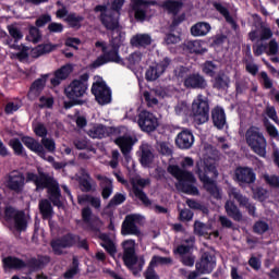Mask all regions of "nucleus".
Here are the masks:
<instances>
[{"label":"nucleus","instance_id":"nucleus-59","mask_svg":"<svg viewBox=\"0 0 279 279\" xmlns=\"http://www.w3.org/2000/svg\"><path fill=\"white\" fill-rule=\"evenodd\" d=\"M48 31L50 34H62V32H64V25L61 23L52 22L48 25Z\"/></svg>","mask_w":279,"mask_h":279},{"label":"nucleus","instance_id":"nucleus-21","mask_svg":"<svg viewBox=\"0 0 279 279\" xmlns=\"http://www.w3.org/2000/svg\"><path fill=\"white\" fill-rule=\"evenodd\" d=\"M229 197H233V199H236L239 202L240 206H244L246 210L248 211V215H252V217H256V207L250 203V199L247 197L243 196L236 187H230L228 191Z\"/></svg>","mask_w":279,"mask_h":279},{"label":"nucleus","instance_id":"nucleus-36","mask_svg":"<svg viewBox=\"0 0 279 279\" xmlns=\"http://www.w3.org/2000/svg\"><path fill=\"white\" fill-rule=\"evenodd\" d=\"M59 47V45L52 44L39 45L32 49V56L33 58H39V56H43L45 53H51V51H56V49H58Z\"/></svg>","mask_w":279,"mask_h":279},{"label":"nucleus","instance_id":"nucleus-57","mask_svg":"<svg viewBox=\"0 0 279 279\" xmlns=\"http://www.w3.org/2000/svg\"><path fill=\"white\" fill-rule=\"evenodd\" d=\"M34 132L36 136H39L40 138L47 137V126H45V124L43 123L35 124Z\"/></svg>","mask_w":279,"mask_h":279},{"label":"nucleus","instance_id":"nucleus-3","mask_svg":"<svg viewBox=\"0 0 279 279\" xmlns=\"http://www.w3.org/2000/svg\"><path fill=\"white\" fill-rule=\"evenodd\" d=\"M245 141L254 154H257L260 158L267 156V138H265L260 129L256 126L248 128L245 132Z\"/></svg>","mask_w":279,"mask_h":279},{"label":"nucleus","instance_id":"nucleus-46","mask_svg":"<svg viewBox=\"0 0 279 279\" xmlns=\"http://www.w3.org/2000/svg\"><path fill=\"white\" fill-rule=\"evenodd\" d=\"M228 84H230V78L226 75H218L214 78V88L218 90L228 88Z\"/></svg>","mask_w":279,"mask_h":279},{"label":"nucleus","instance_id":"nucleus-42","mask_svg":"<svg viewBox=\"0 0 279 279\" xmlns=\"http://www.w3.org/2000/svg\"><path fill=\"white\" fill-rule=\"evenodd\" d=\"M3 265L9 269H24V267H27V264H25L21 258L12 256L5 257L3 259Z\"/></svg>","mask_w":279,"mask_h":279},{"label":"nucleus","instance_id":"nucleus-48","mask_svg":"<svg viewBox=\"0 0 279 279\" xmlns=\"http://www.w3.org/2000/svg\"><path fill=\"white\" fill-rule=\"evenodd\" d=\"M72 265V268L68 269L64 272L65 279L74 278L75 276H77V274H80V263L77 262V257H73Z\"/></svg>","mask_w":279,"mask_h":279},{"label":"nucleus","instance_id":"nucleus-27","mask_svg":"<svg viewBox=\"0 0 279 279\" xmlns=\"http://www.w3.org/2000/svg\"><path fill=\"white\" fill-rule=\"evenodd\" d=\"M211 119L215 128H218V130H223L226 125V111H223V108H214L211 111Z\"/></svg>","mask_w":279,"mask_h":279},{"label":"nucleus","instance_id":"nucleus-6","mask_svg":"<svg viewBox=\"0 0 279 279\" xmlns=\"http://www.w3.org/2000/svg\"><path fill=\"white\" fill-rule=\"evenodd\" d=\"M88 74H83L80 76V78L72 81L64 89L65 97L72 101L82 99V97H84L88 90Z\"/></svg>","mask_w":279,"mask_h":279},{"label":"nucleus","instance_id":"nucleus-15","mask_svg":"<svg viewBox=\"0 0 279 279\" xmlns=\"http://www.w3.org/2000/svg\"><path fill=\"white\" fill-rule=\"evenodd\" d=\"M26 181L34 182L37 191H43L44 189H49L56 181L53 178L49 177V174L45 172H39V174H35L33 172L26 173Z\"/></svg>","mask_w":279,"mask_h":279},{"label":"nucleus","instance_id":"nucleus-62","mask_svg":"<svg viewBox=\"0 0 279 279\" xmlns=\"http://www.w3.org/2000/svg\"><path fill=\"white\" fill-rule=\"evenodd\" d=\"M74 146L76 149H90V145L88 144V140L78 138L74 141Z\"/></svg>","mask_w":279,"mask_h":279},{"label":"nucleus","instance_id":"nucleus-63","mask_svg":"<svg viewBox=\"0 0 279 279\" xmlns=\"http://www.w3.org/2000/svg\"><path fill=\"white\" fill-rule=\"evenodd\" d=\"M142 60H143V54L141 52H133L129 57V63L132 65L141 64Z\"/></svg>","mask_w":279,"mask_h":279},{"label":"nucleus","instance_id":"nucleus-29","mask_svg":"<svg viewBox=\"0 0 279 279\" xmlns=\"http://www.w3.org/2000/svg\"><path fill=\"white\" fill-rule=\"evenodd\" d=\"M163 10H167L168 14H178L182 8H184V2L182 0H165L161 4Z\"/></svg>","mask_w":279,"mask_h":279},{"label":"nucleus","instance_id":"nucleus-4","mask_svg":"<svg viewBox=\"0 0 279 279\" xmlns=\"http://www.w3.org/2000/svg\"><path fill=\"white\" fill-rule=\"evenodd\" d=\"M210 106L208 105V98L204 95H198L192 102L191 114L197 125L207 123L209 119Z\"/></svg>","mask_w":279,"mask_h":279},{"label":"nucleus","instance_id":"nucleus-7","mask_svg":"<svg viewBox=\"0 0 279 279\" xmlns=\"http://www.w3.org/2000/svg\"><path fill=\"white\" fill-rule=\"evenodd\" d=\"M92 94L99 106H108L112 102V89L108 87L104 80H97L93 83Z\"/></svg>","mask_w":279,"mask_h":279},{"label":"nucleus","instance_id":"nucleus-19","mask_svg":"<svg viewBox=\"0 0 279 279\" xmlns=\"http://www.w3.org/2000/svg\"><path fill=\"white\" fill-rule=\"evenodd\" d=\"M236 182L240 184H254L256 182V173L250 167H239L234 171Z\"/></svg>","mask_w":279,"mask_h":279},{"label":"nucleus","instance_id":"nucleus-50","mask_svg":"<svg viewBox=\"0 0 279 279\" xmlns=\"http://www.w3.org/2000/svg\"><path fill=\"white\" fill-rule=\"evenodd\" d=\"M71 73H73V66L71 64L63 65L61 69L54 72V74H57V77L62 81L66 80V77H69Z\"/></svg>","mask_w":279,"mask_h":279},{"label":"nucleus","instance_id":"nucleus-35","mask_svg":"<svg viewBox=\"0 0 279 279\" xmlns=\"http://www.w3.org/2000/svg\"><path fill=\"white\" fill-rule=\"evenodd\" d=\"M48 193L50 195L49 199L52 202L53 206H62V202L60 201V186L56 181L48 187Z\"/></svg>","mask_w":279,"mask_h":279},{"label":"nucleus","instance_id":"nucleus-18","mask_svg":"<svg viewBox=\"0 0 279 279\" xmlns=\"http://www.w3.org/2000/svg\"><path fill=\"white\" fill-rule=\"evenodd\" d=\"M74 245L75 236L71 234L64 235L63 238L51 242L52 251L54 252V254H57V256H62V254H66L64 250H66V247H73Z\"/></svg>","mask_w":279,"mask_h":279},{"label":"nucleus","instance_id":"nucleus-45","mask_svg":"<svg viewBox=\"0 0 279 279\" xmlns=\"http://www.w3.org/2000/svg\"><path fill=\"white\" fill-rule=\"evenodd\" d=\"M173 259L171 257H162L158 255H154L149 262L148 267L156 269L158 265H171Z\"/></svg>","mask_w":279,"mask_h":279},{"label":"nucleus","instance_id":"nucleus-53","mask_svg":"<svg viewBox=\"0 0 279 279\" xmlns=\"http://www.w3.org/2000/svg\"><path fill=\"white\" fill-rule=\"evenodd\" d=\"M187 49L192 53H206V48L202 47V41H192L190 46H187Z\"/></svg>","mask_w":279,"mask_h":279},{"label":"nucleus","instance_id":"nucleus-13","mask_svg":"<svg viewBox=\"0 0 279 279\" xmlns=\"http://www.w3.org/2000/svg\"><path fill=\"white\" fill-rule=\"evenodd\" d=\"M111 50H105L104 54L98 57L92 64L90 69H99V66H104L107 62H119V48H117V44L114 43V38L110 40Z\"/></svg>","mask_w":279,"mask_h":279},{"label":"nucleus","instance_id":"nucleus-41","mask_svg":"<svg viewBox=\"0 0 279 279\" xmlns=\"http://www.w3.org/2000/svg\"><path fill=\"white\" fill-rule=\"evenodd\" d=\"M100 239L102 241L100 243L101 247H104L110 256H114V254H117V244H114V241H112L108 234H101Z\"/></svg>","mask_w":279,"mask_h":279},{"label":"nucleus","instance_id":"nucleus-20","mask_svg":"<svg viewBox=\"0 0 279 279\" xmlns=\"http://www.w3.org/2000/svg\"><path fill=\"white\" fill-rule=\"evenodd\" d=\"M121 13H117L114 11H107L106 13H101L100 21L110 32H119V16Z\"/></svg>","mask_w":279,"mask_h":279},{"label":"nucleus","instance_id":"nucleus-55","mask_svg":"<svg viewBox=\"0 0 279 279\" xmlns=\"http://www.w3.org/2000/svg\"><path fill=\"white\" fill-rule=\"evenodd\" d=\"M263 180L266 182V184H269V186H278L279 184V179L278 177L274 175V174H268V173H265L263 174Z\"/></svg>","mask_w":279,"mask_h":279},{"label":"nucleus","instance_id":"nucleus-58","mask_svg":"<svg viewBox=\"0 0 279 279\" xmlns=\"http://www.w3.org/2000/svg\"><path fill=\"white\" fill-rule=\"evenodd\" d=\"M274 36L271 28L262 26L259 28V40H269Z\"/></svg>","mask_w":279,"mask_h":279},{"label":"nucleus","instance_id":"nucleus-8","mask_svg":"<svg viewBox=\"0 0 279 279\" xmlns=\"http://www.w3.org/2000/svg\"><path fill=\"white\" fill-rule=\"evenodd\" d=\"M4 215L9 221H13L14 228L19 230V232L27 230V223H29V216L25 215V211H21L12 206H8L4 209Z\"/></svg>","mask_w":279,"mask_h":279},{"label":"nucleus","instance_id":"nucleus-44","mask_svg":"<svg viewBox=\"0 0 279 279\" xmlns=\"http://www.w3.org/2000/svg\"><path fill=\"white\" fill-rule=\"evenodd\" d=\"M64 21L68 23L69 27H72V29H80L84 22V16L77 15L76 13H70L66 15Z\"/></svg>","mask_w":279,"mask_h":279},{"label":"nucleus","instance_id":"nucleus-17","mask_svg":"<svg viewBox=\"0 0 279 279\" xmlns=\"http://www.w3.org/2000/svg\"><path fill=\"white\" fill-rule=\"evenodd\" d=\"M114 143L122 151V155L124 156L125 160H131L132 157L130 156V154L132 153V148L136 144V138L130 135H124L116 138Z\"/></svg>","mask_w":279,"mask_h":279},{"label":"nucleus","instance_id":"nucleus-54","mask_svg":"<svg viewBox=\"0 0 279 279\" xmlns=\"http://www.w3.org/2000/svg\"><path fill=\"white\" fill-rule=\"evenodd\" d=\"M215 71H217V64H215L211 61H206L203 65V72L206 73V75H215Z\"/></svg>","mask_w":279,"mask_h":279},{"label":"nucleus","instance_id":"nucleus-47","mask_svg":"<svg viewBox=\"0 0 279 279\" xmlns=\"http://www.w3.org/2000/svg\"><path fill=\"white\" fill-rule=\"evenodd\" d=\"M26 39L29 43H34L36 45L43 40V34H40V29H38L36 26H32L29 28L28 35L26 36Z\"/></svg>","mask_w":279,"mask_h":279},{"label":"nucleus","instance_id":"nucleus-43","mask_svg":"<svg viewBox=\"0 0 279 279\" xmlns=\"http://www.w3.org/2000/svg\"><path fill=\"white\" fill-rule=\"evenodd\" d=\"M213 5H214L215 10H217V12H219V14H221V16H223V19L227 23H229L230 25H233V26L236 25V22H234V19L232 17V15H230V11L228 10V8H226L220 2H213Z\"/></svg>","mask_w":279,"mask_h":279},{"label":"nucleus","instance_id":"nucleus-14","mask_svg":"<svg viewBox=\"0 0 279 279\" xmlns=\"http://www.w3.org/2000/svg\"><path fill=\"white\" fill-rule=\"evenodd\" d=\"M137 125L141 128L142 132H154L159 125L158 118L147 110H142L138 113Z\"/></svg>","mask_w":279,"mask_h":279},{"label":"nucleus","instance_id":"nucleus-25","mask_svg":"<svg viewBox=\"0 0 279 279\" xmlns=\"http://www.w3.org/2000/svg\"><path fill=\"white\" fill-rule=\"evenodd\" d=\"M136 21H145L146 10L151 2L145 0H132Z\"/></svg>","mask_w":279,"mask_h":279},{"label":"nucleus","instance_id":"nucleus-16","mask_svg":"<svg viewBox=\"0 0 279 279\" xmlns=\"http://www.w3.org/2000/svg\"><path fill=\"white\" fill-rule=\"evenodd\" d=\"M169 64H171V59L169 58H165L159 63H154L146 71V80L148 82H155V80H158L169 69Z\"/></svg>","mask_w":279,"mask_h":279},{"label":"nucleus","instance_id":"nucleus-33","mask_svg":"<svg viewBox=\"0 0 279 279\" xmlns=\"http://www.w3.org/2000/svg\"><path fill=\"white\" fill-rule=\"evenodd\" d=\"M153 39L149 34H137L131 38V45L133 47H149Z\"/></svg>","mask_w":279,"mask_h":279},{"label":"nucleus","instance_id":"nucleus-32","mask_svg":"<svg viewBox=\"0 0 279 279\" xmlns=\"http://www.w3.org/2000/svg\"><path fill=\"white\" fill-rule=\"evenodd\" d=\"M90 138H106L109 135L108 126L104 124H95L87 131Z\"/></svg>","mask_w":279,"mask_h":279},{"label":"nucleus","instance_id":"nucleus-24","mask_svg":"<svg viewBox=\"0 0 279 279\" xmlns=\"http://www.w3.org/2000/svg\"><path fill=\"white\" fill-rule=\"evenodd\" d=\"M185 88H206V78L199 74H191L184 78Z\"/></svg>","mask_w":279,"mask_h":279},{"label":"nucleus","instance_id":"nucleus-5","mask_svg":"<svg viewBox=\"0 0 279 279\" xmlns=\"http://www.w3.org/2000/svg\"><path fill=\"white\" fill-rule=\"evenodd\" d=\"M217 267V257L215 256V250L205 246L201 250V258L195 264V269L202 276L206 274H213V270Z\"/></svg>","mask_w":279,"mask_h":279},{"label":"nucleus","instance_id":"nucleus-26","mask_svg":"<svg viewBox=\"0 0 279 279\" xmlns=\"http://www.w3.org/2000/svg\"><path fill=\"white\" fill-rule=\"evenodd\" d=\"M22 141H23L25 147L31 149V151L38 154V156H40V158H45V147L43 146V144H40L34 137H24Z\"/></svg>","mask_w":279,"mask_h":279},{"label":"nucleus","instance_id":"nucleus-23","mask_svg":"<svg viewBox=\"0 0 279 279\" xmlns=\"http://www.w3.org/2000/svg\"><path fill=\"white\" fill-rule=\"evenodd\" d=\"M195 143V137L193 133L189 130H183L175 137V145L179 149H191Z\"/></svg>","mask_w":279,"mask_h":279},{"label":"nucleus","instance_id":"nucleus-31","mask_svg":"<svg viewBox=\"0 0 279 279\" xmlns=\"http://www.w3.org/2000/svg\"><path fill=\"white\" fill-rule=\"evenodd\" d=\"M140 161L143 167H149L150 162H154V153L151 151V146L148 144H143L141 146Z\"/></svg>","mask_w":279,"mask_h":279},{"label":"nucleus","instance_id":"nucleus-28","mask_svg":"<svg viewBox=\"0 0 279 279\" xmlns=\"http://www.w3.org/2000/svg\"><path fill=\"white\" fill-rule=\"evenodd\" d=\"M226 213L228 217L233 219V221H243V214L239 209V207L235 206L234 202L232 201H227L225 205Z\"/></svg>","mask_w":279,"mask_h":279},{"label":"nucleus","instance_id":"nucleus-38","mask_svg":"<svg viewBox=\"0 0 279 279\" xmlns=\"http://www.w3.org/2000/svg\"><path fill=\"white\" fill-rule=\"evenodd\" d=\"M211 27L209 23L198 22L191 27L192 36H206L210 32Z\"/></svg>","mask_w":279,"mask_h":279},{"label":"nucleus","instance_id":"nucleus-12","mask_svg":"<svg viewBox=\"0 0 279 279\" xmlns=\"http://www.w3.org/2000/svg\"><path fill=\"white\" fill-rule=\"evenodd\" d=\"M121 246L123 250L122 260L129 269H132L138 260V257H136V241L132 239L125 240L122 242Z\"/></svg>","mask_w":279,"mask_h":279},{"label":"nucleus","instance_id":"nucleus-52","mask_svg":"<svg viewBox=\"0 0 279 279\" xmlns=\"http://www.w3.org/2000/svg\"><path fill=\"white\" fill-rule=\"evenodd\" d=\"M253 230L256 234H265L269 230V225L263 220L255 222Z\"/></svg>","mask_w":279,"mask_h":279},{"label":"nucleus","instance_id":"nucleus-1","mask_svg":"<svg viewBox=\"0 0 279 279\" xmlns=\"http://www.w3.org/2000/svg\"><path fill=\"white\" fill-rule=\"evenodd\" d=\"M181 167L171 165L168 167V173H171L175 180H178L177 189L186 193V195H199V190L195 187V182L197 179L193 172L182 169H191L195 165V161L191 157H184L181 161Z\"/></svg>","mask_w":279,"mask_h":279},{"label":"nucleus","instance_id":"nucleus-37","mask_svg":"<svg viewBox=\"0 0 279 279\" xmlns=\"http://www.w3.org/2000/svg\"><path fill=\"white\" fill-rule=\"evenodd\" d=\"M194 232H195V234H198V236H210V234H213V236H215V239H217V236H219V231L210 233V227H208L206 223H203L201 221H195Z\"/></svg>","mask_w":279,"mask_h":279},{"label":"nucleus","instance_id":"nucleus-51","mask_svg":"<svg viewBox=\"0 0 279 279\" xmlns=\"http://www.w3.org/2000/svg\"><path fill=\"white\" fill-rule=\"evenodd\" d=\"M10 147H12L14 154H16V156H23V144L21 143V141L19 138H13L9 142Z\"/></svg>","mask_w":279,"mask_h":279},{"label":"nucleus","instance_id":"nucleus-34","mask_svg":"<svg viewBox=\"0 0 279 279\" xmlns=\"http://www.w3.org/2000/svg\"><path fill=\"white\" fill-rule=\"evenodd\" d=\"M77 203L81 206L84 204H90V206H93V208H96V210H99L101 208V198L88 194L78 196Z\"/></svg>","mask_w":279,"mask_h":279},{"label":"nucleus","instance_id":"nucleus-22","mask_svg":"<svg viewBox=\"0 0 279 279\" xmlns=\"http://www.w3.org/2000/svg\"><path fill=\"white\" fill-rule=\"evenodd\" d=\"M94 178H96V180L99 182L102 199H109L110 195H112L114 191L112 179L99 173H96Z\"/></svg>","mask_w":279,"mask_h":279},{"label":"nucleus","instance_id":"nucleus-11","mask_svg":"<svg viewBox=\"0 0 279 279\" xmlns=\"http://www.w3.org/2000/svg\"><path fill=\"white\" fill-rule=\"evenodd\" d=\"M27 179L23 172L13 170L7 175L5 184L9 191H13V193H22L25 191V184Z\"/></svg>","mask_w":279,"mask_h":279},{"label":"nucleus","instance_id":"nucleus-64","mask_svg":"<svg viewBox=\"0 0 279 279\" xmlns=\"http://www.w3.org/2000/svg\"><path fill=\"white\" fill-rule=\"evenodd\" d=\"M144 278L145 279H160L158 274H156V269L151 268L150 266H148L147 269L144 271Z\"/></svg>","mask_w":279,"mask_h":279},{"label":"nucleus","instance_id":"nucleus-40","mask_svg":"<svg viewBox=\"0 0 279 279\" xmlns=\"http://www.w3.org/2000/svg\"><path fill=\"white\" fill-rule=\"evenodd\" d=\"M39 211L43 219H51L53 217V207L51 206V202L48 199L39 201Z\"/></svg>","mask_w":279,"mask_h":279},{"label":"nucleus","instance_id":"nucleus-9","mask_svg":"<svg viewBox=\"0 0 279 279\" xmlns=\"http://www.w3.org/2000/svg\"><path fill=\"white\" fill-rule=\"evenodd\" d=\"M141 221V215L138 214H130L126 215L122 226H121V234L122 236H143V232L141 228L136 223Z\"/></svg>","mask_w":279,"mask_h":279},{"label":"nucleus","instance_id":"nucleus-60","mask_svg":"<svg viewBox=\"0 0 279 279\" xmlns=\"http://www.w3.org/2000/svg\"><path fill=\"white\" fill-rule=\"evenodd\" d=\"M125 202V194L116 193L114 196L111 198L109 206H119Z\"/></svg>","mask_w":279,"mask_h":279},{"label":"nucleus","instance_id":"nucleus-30","mask_svg":"<svg viewBox=\"0 0 279 279\" xmlns=\"http://www.w3.org/2000/svg\"><path fill=\"white\" fill-rule=\"evenodd\" d=\"M46 84H47L46 77L36 80L32 84L31 89L28 92L29 99H36V97H39L40 93H43V90L45 89Z\"/></svg>","mask_w":279,"mask_h":279},{"label":"nucleus","instance_id":"nucleus-39","mask_svg":"<svg viewBox=\"0 0 279 279\" xmlns=\"http://www.w3.org/2000/svg\"><path fill=\"white\" fill-rule=\"evenodd\" d=\"M9 35L13 38L14 43L23 40V28L19 23H12L7 26Z\"/></svg>","mask_w":279,"mask_h":279},{"label":"nucleus","instance_id":"nucleus-61","mask_svg":"<svg viewBox=\"0 0 279 279\" xmlns=\"http://www.w3.org/2000/svg\"><path fill=\"white\" fill-rule=\"evenodd\" d=\"M181 263L185 265V267H193L195 265V255L193 254L183 255L181 257Z\"/></svg>","mask_w":279,"mask_h":279},{"label":"nucleus","instance_id":"nucleus-49","mask_svg":"<svg viewBox=\"0 0 279 279\" xmlns=\"http://www.w3.org/2000/svg\"><path fill=\"white\" fill-rule=\"evenodd\" d=\"M90 182H93V179L89 174H86V178L80 179V186L83 193H90L93 191V184Z\"/></svg>","mask_w":279,"mask_h":279},{"label":"nucleus","instance_id":"nucleus-56","mask_svg":"<svg viewBox=\"0 0 279 279\" xmlns=\"http://www.w3.org/2000/svg\"><path fill=\"white\" fill-rule=\"evenodd\" d=\"M41 145L47 151H56V142L52 138L43 137Z\"/></svg>","mask_w":279,"mask_h":279},{"label":"nucleus","instance_id":"nucleus-2","mask_svg":"<svg viewBox=\"0 0 279 279\" xmlns=\"http://www.w3.org/2000/svg\"><path fill=\"white\" fill-rule=\"evenodd\" d=\"M195 173L198 175V179L204 184V189H206L208 193L211 195H217L219 193L217 183H215V179L218 178L219 172L217 171L215 163L198 160L195 166Z\"/></svg>","mask_w":279,"mask_h":279},{"label":"nucleus","instance_id":"nucleus-10","mask_svg":"<svg viewBox=\"0 0 279 279\" xmlns=\"http://www.w3.org/2000/svg\"><path fill=\"white\" fill-rule=\"evenodd\" d=\"M150 182L149 179H143L141 177L131 179L133 194L144 204V206H151V201H149V197H147V194L143 191L145 186H149Z\"/></svg>","mask_w":279,"mask_h":279}]
</instances>
